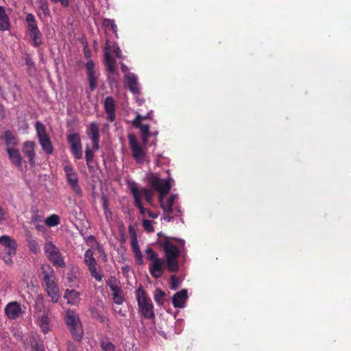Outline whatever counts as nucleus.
<instances>
[{
  "label": "nucleus",
  "instance_id": "nucleus-31",
  "mask_svg": "<svg viewBox=\"0 0 351 351\" xmlns=\"http://www.w3.org/2000/svg\"><path fill=\"white\" fill-rule=\"evenodd\" d=\"M87 134L91 140L99 139V130L97 123H91L90 124Z\"/></svg>",
  "mask_w": 351,
  "mask_h": 351
},
{
  "label": "nucleus",
  "instance_id": "nucleus-47",
  "mask_svg": "<svg viewBox=\"0 0 351 351\" xmlns=\"http://www.w3.org/2000/svg\"><path fill=\"white\" fill-rule=\"evenodd\" d=\"M145 253L147 255V258L148 260L152 261L158 258L157 253L155 252L151 247H148L145 250Z\"/></svg>",
  "mask_w": 351,
  "mask_h": 351
},
{
  "label": "nucleus",
  "instance_id": "nucleus-9",
  "mask_svg": "<svg viewBox=\"0 0 351 351\" xmlns=\"http://www.w3.org/2000/svg\"><path fill=\"white\" fill-rule=\"evenodd\" d=\"M130 147L132 150V156L136 162L142 164L145 160V152L142 145H139L136 136L134 134L128 135Z\"/></svg>",
  "mask_w": 351,
  "mask_h": 351
},
{
  "label": "nucleus",
  "instance_id": "nucleus-34",
  "mask_svg": "<svg viewBox=\"0 0 351 351\" xmlns=\"http://www.w3.org/2000/svg\"><path fill=\"white\" fill-rule=\"evenodd\" d=\"M166 295L167 294L164 291L157 288L154 291V299L158 306H162L165 302Z\"/></svg>",
  "mask_w": 351,
  "mask_h": 351
},
{
  "label": "nucleus",
  "instance_id": "nucleus-54",
  "mask_svg": "<svg viewBox=\"0 0 351 351\" xmlns=\"http://www.w3.org/2000/svg\"><path fill=\"white\" fill-rule=\"evenodd\" d=\"M5 214L4 208L0 206V223L5 220Z\"/></svg>",
  "mask_w": 351,
  "mask_h": 351
},
{
  "label": "nucleus",
  "instance_id": "nucleus-28",
  "mask_svg": "<svg viewBox=\"0 0 351 351\" xmlns=\"http://www.w3.org/2000/svg\"><path fill=\"white\" fill-rule=\"evenodd\" d=\"M166 266L167 269L173 273H176L179 270V265L178 262V257H165Z\"/></svg>",
  "mask_w": 351,
  "mask_h": 351
},
{
  "label": "nucleus",
  "instance_id": "nucleus-22",
  "mask_svg": "<svg viewBox=\"0 0 351 351\" xmlns=\"http://www.w3.org/2000/svg\"><path fill=\"white\" fill-rule=\"evenodd\" d=\"M7 152L11 162L17 167H21L22 165V157L18 149L8 147Z\"/></svg>",
  "mask_w": 351,
  "mask_h": 351
},
{
  "label": "nucleus",
  "instance_id": "nucleus-7",
  "mask_svg": "<svg viewBox=\"0 0 351 351\" xmlns=\"http://www.w3.org/2000/svg\"><path fill=\"white\" fill-rule=\"evenodd\" d=\"M171 240L177 241L179 244L183 245L184 241L174 237H165V239L158 243L162 247L165 257H178L180 254V250L171 243Z\"/></svg>",
  "mask_w": 351,
  "mask_h": 351
},
{
  "label": "nucleus",
  "instance_id": "nucleus-44",
  "mask_svg": "<svg viewBox=\"0 0 351 351\" xmlns=\"http://www.w3.org/2000/svg\"><path fill=\"white\" fill-rule=\"evenodd\" d=\"M143 226L145 231L147 232H153L154 231V228L153 226V221L148 219H143Z\"/></svg>",
  "mask_w": 351,
  "mask_h": 351
},
{
  "label": "nucleus",
  "instance_id": "nucleus-5",
  "mask_svg": "<svg viewBox=\"0 0 351 351\" xmlns=\"http://www.w3.org/2000/svg\"><path fill=\"white\" fill-rule=\"evenodd\" d=\"M84 262L88 267L90 276L94 278L95 280L98 282L101 281L104 276L100 270L98 271V269H100V267L94 257V252L92 249H88L85 252Z\"/></svg>",
  "mask_w": 351,
  "mask_h": 351
},
{
  "label": "nucleus",
  "instance_id": "nucleus-2",
  "mask_svg": "<svg viewBox=\"0 0 351 351\" xmlns=\"http://www.w3.org/2000/svg\"><path fill=\"white\" fill-rule=\"evenodd\" d=\"M136 300L140 312L145 319H152L155 317L154 305L149 298L142 286L136 291Z\"/></svg>",
  "mask_w": 351,
  "mask_h": 351
},
{
  "label": "nucleus",
  "instance_id": "nucleus-53",
  "mask_svg": "<svg viewBox=\"0 0 351 351\" xmlns=\"http://www.w3.org/2000/svg\"><path fill=\"white\" fill-rule=\"evenodd\" d=\"M67 351H77L75 345L72 341H68L66 343Z\"/></svg>",
  "mask_w": 351,
  "mask_h": 351
},
{
  "label": "nucleus",
  "instance_id": "nucleus-52",
  "mask_svg": "<svg viewBox=\"0 0 351 351\" xmlns=\"http://www.w3.org/2000/svg\"><path fill=\"white\" fill-rule=\"evenodd\" d=\"M53 3H60L63 8H68L69 5V0H50Z\"/></svg>",
  "mask_w": 351,
  "mask_h": 351
},
{
  "label": "nucleus",
  "instance_id": "nucleus-10",
  "mask_svg": "<svg viewBox=\"0 0 351 351\" xmlns=\"http://www.w3.org/2000/svg\"><path fill=\"white\" fill-rule=\"evenodd\" d=\"M67 142L70 145V151L75 159L80 160L83 157L82 145L80 136L77 133L67 136Z\"/></svg>",
  "mask_w": 351,
  "mask_h": 351
},
{
  "label": "nucleus",
  "instance_id": "nucleus-45",
  "mask_svg": "<svg viewBox=\"0 0 351 351\" xmlns=\"http://www.w3.org/2000/svg\"><path fill=\"white\" fill-rule=\"evenodd\" d=\"M104 61L106 66L115 65V60L110 56L109 52L106 51L104 53Z\"/></svg>",
  "mask_w": 351,
  "mask_h": 351
},
{
  "label": "nucleus",
  "instance_id": "nucleus-24",
  "mask_svg": "<svg viewBox=\"0 0 351 351\" xmlns=\"http://www.w3.org/2000/svg\"><path fill=\"white\" fill-rule=\"evenodd\" d=\"M5 143L8 147L16 146L18 145L19 140L15 134L10 130H7L4 133Z\"/></svg>",
  "mask_w": 351,
  "mask_h": 351
},
{
  "label": "nucleus",
  "instance_id": "nucleus-26",
  "mask_svg": "<svg viewBox=\"0 0 351 351\" xmlns=\"http://www.w3.org/2000/svg\"><path fill=\"white\" fill-rule=\"evenodd\" d=\"M112 292L113 301L117 304H122L125 301V297L121 287L119 286L115 289L111 290Z\"/></svg>",
  "mask_w": 351,
  "mask_h": 351
},
{
  "label": "nucleus",
  "instance_id": "nucleus-6",
  "mask_svg": "<svg viewBox=\"0 0 351 351\" xmlns=\"http://www.w3.org/2000/svg\"><path fill=\"white\" fill-rule=\"evenodd\" d=\"M37 136L39 143L43 150L47 154L53 153V147L51 141L46 132L45 126L40 121H37L35 124Z\"/></svg>",
  "mask_w": 351,
  "mask_h": 351
},
{
  "label": "nucleus",
  "instance_id": "nucleus-50",
  "mask_svg": "<svg viewBox=\"0 0 351 351\" xmlns=\"http://www.w3.org/2000/svg\"><path fill=\"white\" fill-rule=\"evenodd\" d=\"M32 351H45L44 346L42 343L36 341L32 344Z\"/></svg>",
  "mask_w": 351,
  "mask_h": 351
},
{
  "label": "nucleus",
  "instance_id": "nucleus-57",
  "mask_svg": "<svg viewBox=\"0 0 351 351\" xmlns=\"http://www.w3.org/2000/svg\"><path fill=\"white\" fill-rule=\"evenodd\" d=\"M40 328H41L42 331L45 334L47 333L50 330L49 324H47V325H40Z\"/></svg>",
  "mask_w": 351,
  "mask_h": 351
},
{
  "label": "nucleus",
  "instance_id": "nucleus-8",
  "mask_svg": "<svg viewBox=\"0 0 351 351\" xmlns=\"http://www.w3.org/2000/svg\"><path fill=\"white\" fill-rule=\"evenodd\" d=\"M65 176L67 183L71 186L73 191L78 196H82V190L79 185V180L77 173L74 171L71 165H66L64 167Z\"/></svg>",
  "mask_w": 351,
  "mask_h": 351
},
{
  "label": "nucleus",
  "instance_id": "nucleus-15",
  "mask_svg": "<svg viewBox=\"0 0 351 351\" xmlns=\"http://www.w3.org/2000/svg\"><path fill=\"white\" fill-rule=\"evenodd\" d=\"M130 189L131 193L133 195L134 199L135 206L138 208L140 213L141 215H145L147 213L148 209H146L143 207L142 204V197L139 194V188L137 186L136 183L132 182L130 184Z\"/></svg>",
  "mask_w": 351,
  "mask_h": 351
},
{
  "label": "nucleus",
  "instance_id": "nucleus-38",
  "mask_svg": "<svg viewBox=\"0 0 351 351\" xmlns=\"http://www.w3.org/2000/svg\"><path fill=\"white\" fill-rule=\"evenodd\" d=\"M45 223L49 227H54L60 223V217L57 215H51L45 219Z\"/></svg>",
  "mask_w": 351,
  "mask_h": 351
},
{
  "label": "nucleus",
  "instance_id": "nucleus-64",
  "mask_svg": "<svg viewBox=\"0 0 351 351\" xmlns=\"http://www.w3.org/2000/svg\"><path fill=\"white\" fill-rule=\"evenodd\" d=\"M97 250L104 254V257H106V254L104 252L103 249L100 247L99 245H97Z\"/></svg>",
  "mask_w": 351,
  "mask_h": 351
},
{
  "label": "nucleus",
  "instance_id": "nucleus-61",
  "mask_svg": "<svg viewBox=\"0 0 351 351\" xmlns=\"http://www.w3.org/2000/svg\"><path fill=\"white\" fill-rule=\"evenodd\" d=\"M113 52L117 58H121V51L119 47H117Z\"/></svg>",
  "mask_w": 351,
  "mask_h": 351
},
{
  "label": "nucleus",
  "instance_id": "nucleus-4",
  "mask_svg": "<svg viewBox=\"0 0 351 351\" xmlns=\"http://www.w3.org/2000/svg\"><path fill=\"white\" fill-rule=\"evenodd\" d=\"M43 249L46 257L54 266L60 268H64L66 266L60 250L52 242L45 243Z\"/></svg>",
  "mask_w": 351,
  "mask_h": 351
},
{
  "label": "nucleus",
  "instance_id": "nucleus-37",
  "mask_svg": "<svg viewBox=\"0 0 351 351\" xmlns=\"http://www.w3.org/2000/svg\"><path fill=\"white\" fill-rule=\"evenodd\" d=\"M38 8L43 12L45 16H50L51 12L47 0H38L37 1Z\"/></svg>",
  "mask_w": 351,
  "mask_h": 351
},
{
  "label": "nucleus",
  "instance_id": "nucleus-48",
  "mask_svg": "<svg viewBox=\"0 0 351 351\" xmlns=\"http://www.w3.org/2000/svg\"><path fill=\"white\" fill-rule=\"evenodd\" d=\"M143 120L142 115L138 114L134 120L132 121L133 125L136 128H140L143 124L141 123Z\"/></svg>",
  "mask_w": 351,
  "mask_h": 351
},
{
  "label": "nucleus",
  "instance_id": "nucleus-62",
  "mask_svg": "<svg viewBox=\"0 0 351 351\" xmlns=\"http://www.w3.org/2000/svg\"><path fill=\"white\" fill-rule=\"evenodd\" d=\"M121 69L123 73H128V67L123 63H121Z\"/></svg>",
  "mask_w": 351,
  "mask_h": 351
},
{
  "label": "nucleus",
  "instance_id": "nucleus-14",
  "mask_svg": "<svg viewBox=\"0 0 351 351\" xmlns=\"http://www.w3.org/2000/svg\"><path fill=\"white\" fill-rule=\"evenodd\" d=\"M21 305L18 302H10L5 307V313L10 319H16L22 313Z\"/></svg>",
  "mask_w": 351,
  "mask_h": 351
},
{
  "label": "nucleus",
  "instance_id": "nucleus-17",
  "mask_svg": "<svg viewBox=\"0 0 351 351\" xmlns=\"http://www.w3.org/2000/svg\"><path fill=\"white\" fill-rule=\"evenodd\" d=\"M124 80L128 87L133 94L140 93L139 84L137 76L133 73H128L124 75Z\"/></svg>",
  "mask_w": 351,
  "mask_h": 351
},
{
  "label": "nucleus",
  "instance_id": "nucleus-23",
  "mask_svg": "<svg viewBox=\"0 0 351 351\" xmlns=\"http://www.w3.org/2000/svg\"><path fill=\"white\" fill-rule=\"evenodd\" d=\"M10 20L3 7L0 5V31L8 30L10 27Z\"/></svg>",
  "mask_w": 351,
  "mask_h": 351
},
{
  "label": "nucleus",
  "instance_id": "nucleus-59",
  "mask_svg": "<svg viewBox=\"0 0 351 351\" xmlns=\"http://www.w3.org/2000/svg\"><path fill=\"white\" fill-rule=\"evenodd\" d=\"M149 135H141L143 145L146 146L148 143Z\"/></svg>",
  "mask_w": 351,
  "mask_h": 351
},
{
  "label": "nucleus",
  "instance_id": "nucleus-11",
  "mask_svg": "<svg viewBox=\"0 0 351 351\" xmlns=\"http://www.w3.org/2000/svg\"><path fill=\"white\" fill-rule=\"evenodd\" d=\"M169 180H161L157 176L152 175L148 178V182L152 189L158 192L169 193L171 187Z\"/></svg>",
  "mask_w": 351,
  "mask_h": 351
},
{
  "label": "nucleus",
  "instance_id": "nucleus-42",
  "mask_svg": "<svg viewBox=\"0 0 351 351\" xmlns=\"http://www.w3.org/2000/svg\"><path fill=\"white\" fill-rule=\"evenodd\" d=\"M106 285L109 287L110 290L115 289V288L121 286L119 280H118L115 276L110 277L106 282Z\"/></svg>",
  "mask_w": 351,
  "mask_h": 351
},
{
  "label": "nucleus",
  "instance_id": "nucleus-32",
  "mask_svg": "<svg viewBox=\"0 0 351 351\" xmlns=\"http://www.w3.org/2000/svg\"><path fill=\"white\" fill-rule=\"evenodd\" d=\"M27 247L32 253L37 254L38 252H40V250L38 241L31 235L27 236Z\"/></svg>",
  "mask_w": 351,
  "mask_h": 351
},
{
  "label": "nucleus",
  "instance_id": "nucleus-55",
  "mask_svg": "<svg viewBox=\"0 0 351 351\" xmlns=\"http://www.w3.org/2000/svg\"><path fill=\"white\" fill-rule=\"evenodd\" d=\"M159 193V203L160 206L164 203V197L168 193H162V191L158 192Z\"/></svg>",
  "mask_w": 351,
  "mask_h": 351
},
{
  "label": "nucleus",
  "instance_id": "nucleus-40",
  "mask_svg": "<svg viewBox=\"0 0 351 351\" xmlns=\"http://www.w3.org/2000/svg\"><path fill=\"white\" fill-rule=\"evenodd\" d=\"M91 315L93 318L96 319L101 323H104L108 320L107 317L104 316L100 311L93 308L91 311Z\"/></svg>",
  "mask_w": 351,
  "mask_h": 351
},
{
  "label": "nucleus",
  "instance_id": "nucleus-29",
  "mask_svg": "<svg viewBox=\"0 0 351 351\" xmlns=\"http://www.w3.org/2000/svg\"><path fill=\"white\" fill-rule=\"evenodd\" d=\"M25 21L27 23V31L28 33L38 29L37 22L33 14L28 13L26 15Z\"/></svg>",
  "mask_w": 351,
  "mask_h": 351
},
{
  "label": "nucleus",
  "instance_id": "nucleus-21",
  "mask_svg": "<svg viewBox=\"0 0 351 351\" xmlns=\"http://www.w3.org/2000/svg\"><path fill=\"white\" fill-rule=\"evenodd\" d=\"M178 197V195L176 194H171L169 197V198L167 200V202L162 204V205L160 206L163 211L166 210H173L176 211V213H175L176 217H178L181 214L180 208L178 206L173 207L174 205V201Z\"/></svg>",
  "mask_w": 351,
  "mask_h": 351
},
{
  "label": "nucleus",
  "instance_id": "nucleus-46",
  "mask_svg": "<svg viewBox=\"0 0 351 351\" xmlns=\"http://www.w3.org/2000/svg\"><path fill=\"white\" fill-rule=\"evenodd\" d=\"M163 213H164L163 219L167 221V222H170L173 220V219L176 216L175 213H176V211L166 210V211H163Z\"/></svg>",
  "mask_w": 351,
  "mask_h": 351
},
{
  "label": "nucleus",
  "instance_id": "nucleus-25",
  "mask_svg": "<svg viewBox=\"0 0 351 351\" xmlns=\"http://www.w3.org/2000/svg\"><path fill=\"white\" fill-rule=\"evenodd\" d=\"M79 293L75 289H66L64 292V298L67 300L68 303L75 304L79 301Z\"/></svg>",
  "mask_w": 351,
  "mask_h": 351
},
{
  "label": "nucleus",
  "instance_id": "nucleus-39",
  "mask_svg": "<svg viewBox=\"0 0 351 351\" xmlns=\"http://www.w3.org/2000/svg\"><path fill=\"white\" fill-rule=\"evenodd\" d=\"M93 158H94L93 151L90 148L87 147L85 150V158H86V165L89 169H90L92 168L90 165L93 162Z\"/></svg>",
  "mask_w": 351,
  "mask_h": 351
},
{
  "label": "nucleus",
  "instance_id": "nucleus-27",
  "mask_svg": "<svg viewBox=\"0 0 351 351\" xmlns=\"http://www.w3.org/2000/svg\"><path fill=\"white\" fill-rule=\"evenodd\" d=\"M29 36L33 46L35 47H39L42 44V34L39 29L30 32L28 33Z\"/></svg>",
  "mask_w": 351,
  "mask_h": 351
},
{
  "label": "nucleus",
  "instance_id": "nucleus-49",
  "mask_svg": "<svg viewBox=\"0 0 351 351\" xmlns=\"http://www.w3.org/2000/svg\"><path fill=\"white\" fill-rule=\"evenodd\" d=\"M171 282L170 288L173 290L177 289L178 287V278L176 275H172L171 276Z\"/></svg>",
  "mask_w": 351,
  "mask_h": 351
},
{
  "label": "nucleus",
  "instance_id": "nucleus-41",
  "mask_svg": "<svg viewBox=\"0 0 351 351\" xmlns=\"http://www.w3.org/2000/svg\"><path fill=\"white\" fill-rule=\"evenodd\" d=\"M38 318L39 320V325H47L49 324V318L48 317V313L45 311L43 313L39 312L38 313Z\"/></svg>",
  "mask_w": 351,
  "mask_h": 351
},
{
  "label": "nucleus",
  "instance_id": "nucleus-63",
  "mask_svg": "<svg viewBox=\"0 0 351 351\" xmlns=\"http://www.w3.org/2000/svg\"><path fill=\"white\" fill-rule=\"evenodd\" d=\"M5 117V113L3 110V106L0 104V119H3Z\"/></svg>",
  "mask_w": 351,
  "mask_h": 351
},
{
  "label": "nucleus",
  "instance_id": "nucleus-12",
  "mask_svg": "<svg viewBox=\"0 0 351 351\" xmlns=\"http://www.w3.org/2000/svg\"><path fill=\"white\" fill-rule=\"evenodd\" d=\"M41 271L46 288L58 285L55 272L49 265H43Z\"/></svg>",
  "mask_w": 351,
  "mask_h": 351
},
{
  "label": "nucleus",
  "instance_id": "nucleus-36",
  "mask_svg": "<svg viewBox=\"0 0 351 351\" xmlns=\"http://www.w3.org/2000/svg\"><path fill=\"white\" fill-rule=\"evenodd\" d=\"M139 194L142 198H143V196H144L145 200L149 204H152L153 197H154V193H153L152 189H147V188L139 189Z\"/></svg>",
  "mask_w": 351,
  "mask_h": 351
},
{
  "label": "nucleus",
  "instance_id": "nucleus-30",
  "mask_svg": "<svg viewBox=\"0 0 351 351\" xmlns=\"http://www.w3.org/2000/svg\"><path fill=\"white\" fill-rule=\"evenodd\" d=\"M132 248L133 250V252L134 254V256L136 259V261L138 264H142L143 263V255L140 250L137 239L134 237L132 240Z\"/></svg>",
  "mask_w": 351,
  "mask_h": 351
},
{
  "label": "nucleus",
  "instance_id": "nucleus-18",
  "mask_svg": "<svg viewBox=\"0 0 351 351\" xmlns=\"http://www.w3.org/2000/svg\"><path fill=\"white\" fill-rule=\"evenodd\" d=\"M152 261L153 263L149 267V272L153 277L158 278L163 274V265L165 264V261L159 258Z\"/></svg>",
  "mask_w": 351,
  "mask_h": 351
},
{
  "label": "nucleus",
  "instance_id": "nucleus-33",
  "mask_svg": "<svg viewBox=\"0 0 351 351\" xmlns=\"http://www.w3.org/2000/svg\"><path fill=\"white\" fill-rule=\"evenodd\" d=\"M46 291L47 293L48 296L51 298V302L53 303H56L58 301L60 298V294L59 288L58 285L46 288Z\"/></svg>",
  "mask_w": 351,
  "mask_h": 351
},
{
  "label": "nucleus",
  "instance_id": "nucleus-1",
  "mask_svg": "<svg viewBox=\"0 0 351 351\" xmlns=\"http://www.w3.org/2000/svg\"><path fill=\"white\" fill-rule=\"evenodd\" d=\"M65 322L72 337L77 341L82 339L84 330L78 315L73 311L68 310L65 314Z\"/></svg>",
  "mask_w": 351,
  "mask_h": 351
},
{
  "label": "nucleus",
  "instance_id": "nucleus-20",
  "mask_svg": "<svg viewBox=\"0 0 351 351\" xmlns=\"http://www.w3.org/2000/svg\"><path fill=\"white\" fill-rule=\"evenodd\" d=\"M188 298L187 290L184 289L174 293L172 298V303L175 308H182L185 306Z\"/></svg>",
  "mask_w": 351,
  "mask_h": 351
},
{
  "label": "nucleus",
  "instance_id": "nucleus-16",
  "mask_svg": "<svg viewBox=\"0 0 351 351\" xmlns=\"http://www.w3.org/2000/svg\"><path fill=\"white\" fill-rule=\"evenodd\" d=\"M35 146L36 144L34 141H29L23 143L22 148L23 154L28 158L29 163L32 167L35 165Z\"/></svg>",
  "mask_w": 351,
  "mask_h": 351
},
{
  "label": "nucleus",
  "instance_id": "nucleus-35",
  "mask_svg": "<svg viewBox=\"0 0 351 351\" xmlns=\"http://www.w3.org/2000/svg\"><path fill=\"white\" fill-rule=\"evenodd\" d=\"M103 25L106 28L112 31V32L115 34L116 37H118L117 34V26L115 24V21L113 19H104L102 23Z\"/></svg>",
  "mask_w": 351,
  "mask_h": 351
},
{
  "label": "nucleus",
  "instance_id": "nucleus-19",
  "mask_svg": "<svg viewBox=\"0 0 351 351\" xmlns=\"http://www.w3.org/2000/svg\"><path fill=\"white\" fill-rule=\"evenodd\" d=\"M104 110L107 114V119L113 122L115 120V102L112 97H106L104 103Z\"/></svg>",
  "mask_w": 351,
  "mask_h": 351
},
{
  "label": "nucleus",
  "instance_id": "nucleus-13",
  "mask_svg": "<svg viewBox=\"0 0 351 351\" xmlns=\"http://www.w3.org/2000/svg\"><path fill=\"white\" fill-rule=\"evenodd\" d=\"M87 71V80L89 84L90 92L95 90L97 86V77L95 76V64L92 60L86 63Z\"/></svg>",
  "mask_w": 351,
  "mask_h": 351
},
{
  "label": "nucleus",
  "instance_id": "nucleus-43",
  "mask_svg": "<svg viewBox=\"0 0 351 351\" xmlns=\"http://www.w3.org/2000/svg\"><path fill=\"white\" fill-rule=\"evenodd\" d=\"M100 346L104 351H115L114 345L110 341L102 340L100 342Z\"/></svg>",
  "mask_w": 351,
  "mask_h": 351
},
{
  "label": "nucleus",
  "instance_id": "nucleus-58",
  "mask_svg": "<svg viewBox=\"0 0 351 351\" xmlns=\"http://www.w3.org/2000/svg\"><path fill=\"white\" fill-rule=\"evenodd\" d=\"M107 70L110 75H112L115 71V65L106 66Z\"/></svg>",
  "mask_w": 351,
  "mask_h": 351
},
{
  "label": "nucleus",
  "instance_id": "nucleus-56",
  "mask_svg": "<svg viewBox=\"0 0 351 351\" xmlns=\"http://www.w3.org/2000/svg\"><path fill=\"white\" fill-rule=\"evenodd\" d=\"M93 142V148L94 150H98L99 148V139L91 140Z\"/></svg>",
  "mask_w": 351,
  "mask_h": 351
},
{
  "label": "nucleus",
  "instance_id": "nucleus-3",
  "mask_svg": "<svg viewBox=\"0 0 351 351\" xmlns=\"http://www.w3.org/2000/svg\"><path fill=\"white\" fill-rule=\"evenodd\" d=\"M0 243L3 246L0 257L6 265H12L13 264L12 257L16 254V242L9 236L3 235L0 237Z\"/></svg>",
  "mask_w": 351,
  "mask_h": 351
},
{
  "label": "nucleus",
  "instance_id": "nucleus-51",
  "mask_svg": "<svg viewBox=\"0 0 351 351\" xmlns=\"http://www.w3.org/2000/svg\"><path fill=\"white\" fill-rule=\"evenodd\" d=\"M139 129L141 130V135H150V127L149 125H143Z\"/></svg>",
  "mask_w": 351,
  "mask_h": 351
},
{
  "label": "nucleus",
  "instance_id": "nucleus-60",
  "mask_svg": "<svg viewBox=\"0 0 351 351\" xmlns=\"http://www.w3.org/2000/svg\"><path fill=\"white\" fill-rule=\"evenodd\" d=\"M147 215L150 218L156 219L158 217V215L157 213H154L152 212L151 210H147Z\"/></svg>",
  "mask_w": 351,
  "mask_h": 351
}]
</instances>
